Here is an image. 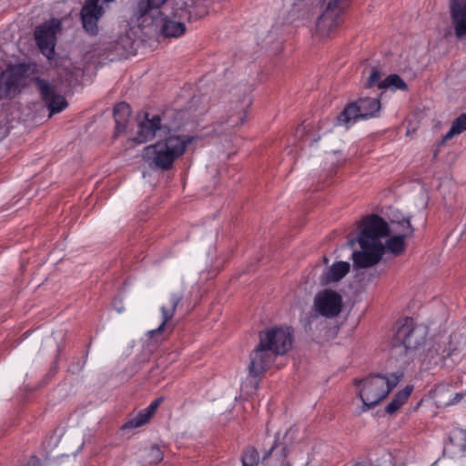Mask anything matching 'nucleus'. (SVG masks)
<instances>
[{"instance_id": "bb28decb", "label": "nucleus", "mask_w": 466, "mask_h": 466, "mask_svg": "<svg viewBox=\"0 0 466 466\" xmlns=\"http://www.w3.org/2000/svg\"><path fill=\"white\" fill-rule=\"evenodd\" d=\"M323 9L342 15L348 8L350 0H321Z\"/></svg>"}, {"instance_id": "c756f323", "label": "nucleus", "mask_w": 466, "mask_h": 466, "mask_svg": "<svg viewBox=\"0 0 466 466\" xmlns=\"http://www.w3.org/2000/svg\"><path fill=\"white\" fill-rule=\"evenodd\" d=\"M413 390V386L408 385L402 390L399 391L392 399L399 406H402Z\"/></svg>"}, {"instance_id": "9b49d317", "label": "nucleus", "mask_w": 466, "mask_h": 466, "mask_svg": "<svg viewBox=\"0 0 466 466\" xmlns=\"http://www.w3.org/2000/svg\"><path fill=\"white\" fill-rule=\"evenodd\" d=\"M251 105V99L248 95H243L236 101H231L228 105L227 116L218 123L220 126L226 125L227 130L239 127L245 121L247 109Z\"/></svg>"}, {"instance_id": "6ab92c4d", "label": "nucleus", "mask_w": 466, "mask_h": 466, "mask_svg": "<svg viewBox=\"0 0 466 466\" xmlns=\"http://www.w3.org/2000/svg\"><path fill=\"white\" fill-rule=\"evenodd\" d=\"M163 399L155 400L147 409L141 410L135 418L130 419L123 425V429L138 428L147 423L159 407Z\"/></svg>"}, {"instance_id": "20e7f679", "label": "nucleus", "mask_w": 466, "mask_h": 466, "mask_svg": "<svg viewBox=\"0 0 466 466\" xmlns=\"http://www.w3.org/2000/svg\"><path fill=\"white\" fill-rule=\"evenodd\" d=\"M364 231L360 240V250L354 251L351 255L353 261V268H367L378 264L384 254V245L381 242V238L388 235H376L372 239H367Z\"/></svg>"}, {"instance_id": "a878e982", "label": "nucleus", "mask_w": 466, "mask_h": 466, "mask_svg": "<svg viewBox=\"0 0 466 466\" xmlns=\"http://www.w3.org/2000/svg\"><path fill=\"white\" fill-rule=\"evenodd\" d=\"M466 130V114H461L459 117H457L451 125V129L448 133L443 137V140H448L452 138L455 135L461 134V132Z\"/></svg>"}, {"instance_id": "2f4dec72", "label": "nucleus", "mask_w": 466, "mask_h": 466, "mask_svg": "<svg viewBox=\"0 0 466 466\" xmlns=\"http://www.w3.org/2000/svg\"><path fill=\"white\" fill-rule=\"evenodd\" d=\"M413 390V386L408 385L402 390L399 391L392 399L399 406H402Z\"/></svg>"}, {"instance_id": "ea45409f", "label": "nucleus", "mask_w": 466, "mask_h": 466, "mask_svg": "<svg viewBox=\"0 0 466 466\" xmlns=\"http://www.w3.org/2000/svg\"><path fill=\"white\" fill-rule=\"evenodd\" d=\"M307 462L303 460L299 463H293L289 461H284L282 466H306Z\"/></svg>"}, {"instance_id": "4468645a", "label": "nucleus", "mask_w": 466, "mask_h": 466, "mask_svg": "<svg viewBox=\"0 0 466 466\" xmlns=\"http://www.w3.org/2000/svg\"><path fill=\"white\" fill-rule=\"evenodd\" d=\"M137 127L133 141L137 144L145 143L155 137L157 132L162 129L161 118L158 115L150 116V114L146 113L144 119L139 121Z\"/></svg>"}, {"instance_id": "7ed1b4c3", "label": "nucleus", "mask_w": 466, "mask_h": 466, "mask_svg": "<svg viewBox=\"0 0 466 466\" xmlns=\"http://www.w3.org/2000/svg\"><path fill=\"white\" fill-rule=\"evenodd\" d=\"M423 329L414 327L413 319L405 318L396 323V331L391 339V354L395 357L411 359L413 353L424 343Z\"/></svg>"}, {"instance_id": "393cba45", "label": "nucleus", "mask_w": 466, "mask_h": 466, "mask_svg": "<svg viewBox=\"0 0 466 466\" xmlns=\"http://www.w3.org/2000/svg\"><path fill=\"white\" fill-rule=\"evenodd\" d=\"M463 348L464 344L461 339L456 337H451L448 345L442 351V358L454 360L461 355Z\"/></svg>"}, {"instance_id": "0eeeda50", "label": "nucleus", "mask_w": 466, "mask_h": 466, "mask_svg": "<svg viewBox=\"0 0 466 466\" xmlns=\"http://www.w3.org/2000/svg\"><path fill=\"white\" fill-rule=\"evenodd\" d=\"M61 23L57 19H51L35 30V38L42 54L48 59L55 54L56 34L60 29Z\"/></svg>"}, {"instance_id": "37998d69", "label": "nucleus", "mask_w": 466, "mask_h": 466, "mask_svg": "<svg viewBox=\"0 0 466 466\" xmlns=\"http://www.w3.org/2000/svg\"><path fill=\"white\" fill-rule=\"evenodd\" d=\"M464 435H465V441H464V450H466V431H464Z\"/></svg>"}, {"instance_id": "c85d7f7f", "label": "nucleus", "mask_w": 466, "mask_h": 466, "mask_svg": "<svg viewBox=\"0 0 466 466\" xmlns=\"http://www.w3.org/2000/svg\"><path fill=\"white\" fill-rule=\"evenodd\" d=\"M167 1V0H147L139 5V12L142 16L150 15L152 11L160 8Z\"/></svg>"}, {"instance_id": "f704fd0d", "label": "nucleus", "mask_w": 466, "mask_h": 466, "mask_svg": "<svg viewBox=\"0 0 466 466\" xmlns=\"http://www.w3.org/2000/svg\"><path fill=\"white\" fill-rule=\"evenodd\" d=\"M201 102V97L200 96H193L192 99H191V106H189V110H193L195 113L198 112V114H202L204 111H206V107L203 106L201 109L198 110V106H197L198 103Z\"/></svg>"}, {"instance_id": "dca6fc26", "label": "nucleus", "mask_w": 466, "mask_h": 466, "mask_svg": "<svg viewBox=\"0 0 466 466\" xmlns=\"http://www.w3.org/2000/svg\"><path fill=\"white\" fill-rule=\"evenodd\" d=\"M182 294H172L169 299L170 306L167 307L163 305L161 307L162 318L163 320L161 324L156 329L149 330L147 335L149 338H153L155 335L163 332L166 329L169 328L168 322L173 319L176 309L179 302L182 300Z\"/></svg>"}, {"instance_id": "58836bf2", "label": "nucleus", "mask_w": 466, "mask_h": 466, "mask_svg": "<svg viewBox=\"0 0 466 466\" xmlns=\"http://www.w3.org/2000/svg\"><path fill=\"white\" fill-rule=\"evenodd\" d=\"M404 219H406V218H404L401 220H395V219L391 220L392 225H398L399 226V228H400V230H401V233L407 232L406 224L403 223Z\"/></svg>"}, {"instance_id": "7c9ffc66", "label": "nucleus", "mask_w": 466, "mask_h": 466, "mask_svg": "<svg viewBox=\"0 0 466 466\" xmlns=\"http://www.w3.org/2000/svg\"><path fill=\"white\" fill-rule=\"evenodd\" d=\"M413 390V386L408 385L402 390L399 391L392 399L399 406H402Z\"/></svg>"}, {"instance_id": "a19ab883", "label": "nucleus", "mask_w": 466, "mask_h": 466, "mask_svg": "<svg viewBox=\"0 0 466 466\" xmlns=\"http://www.w3.org/2000/svg\"><path fill=\"white\" fill-rule=\"evenodd\" d=\"M6 89L10 90L12 87H16L17 84L14 80H8L5 82Z\"/></svg>"}, {"instance_id": "473e14b6", "label": "nucleus", "mask_w": 466, "mask_h": 466, "mask_svg": "<svg viewBox=\"0 0 466 466\" xmlns=\"http://www.w3.org/2000/svg\"><path fill=\"white\" fill-rule=\"evenodd\" d=\"M413 390V386L408 385L402 390L399 391L392 399L399 406H402Z\"/></svg>"}, {"instance_id": "f03ea898", "label": "nucleus", "mask_w": 466, "mask_h": 466, "mask_svg": "<svg viewBox=\"0 0 466 466\" xmlns=\"http://www.w3.org/2000/svg\"><path fill=\"white\" fill-rule=\"evenodd\" d=\"M401 377V373H393L390 377L376 374L356 382L360 386L359 396L363 403L362 411L375 407L384 400L396 387Z\"/></svg>"}, {"instance_id": "1a4fd4ad", "label": "nucleus", "mask_w": 466, "mask_h": 466, "mask_svg": "<svg viewBox=\"0 0 466 466\" xmlns=\"http://www.w3.org/2000/svg\"><path fill=\"white\" fill-rule=\"evenodd\" d=\"M359 229L360 233L356 237L349 236L347 242L348 247L353 248L356 243H359L360 246V240L364 231L368 232L366 237L370 238V240L379 233L380 235H389L390 232L388 223L378 215H370L365 217L359 223Z\"/></svg>"}, {"instance_id": "6e6552de", "label": "nucleus", "mask_w": 466, "mask_h": 466, "mask_svg": "<svg viewBox=\"0 0 466 466\" xmlns=\"http://www.w3.org/2000/svg\"><path fill=\"white\" fill-rule=\"evenodd\" d=\"M259 340L258 344L249 354V364L248 366L249 376L258 378L268 370L279 356L272 349H268Z\"/></svg>"}, {"instance_id": "cd10ccee", "label": "nucleus", "mask_w": 466, "mask_h": 466, "mask_svg": "<svg viewBox=\"0 0 466 466\" xmlns=\"http://www.w3.org/2000/svg\"><path fill=\"white\" fill-rule=\"evenodd\" d=\"M242 466H258L259 454L253 447H248L241 456Z\"/></svg>"}, {"instance_id": "423d86ee", "label": "nucleus", "mask_w": 466, "mask_h": 466, "mask_svg": "<svg viewBox=\"0 0 466 466\" xmlns=\"http://www.w3.org/2000/svg\"><path fill=\"white\" fill-rule=\"evenodd\" d=\"M259 340L278 355H284L291 348L293 334L289 327H275L259 332Z\"/></svg>"}, {"instance_id": "c9c22d12", "label": "nucleus", "mask_w": 466, "mask_h": 466, "mask_svg": "<svg viewBox=\"0 0 466 466\" xmlns=\"http://www.w3.org/2000/svg\"><path fill=\"white\" fill-rule=\"evenodd\" d=\"M150 456L152 458V461H156V462L161 461L163 458L162 451H160V449L157 446H153L151 448Z\"/></svg>"}, {"instance_id": "4c0bfd02", "label": "nucleus", "mask_w": 466, "mask_h": 466, "mask_svg": "<svg viewBox=\"0 0 466 466\" xmlns=\"http://www.w3.org/2000/svg\"><path fill=\"white\" fill-rule=\"evenodd\" d=\"M400 406L398 405L393 400L386 406V412L389 414L395 413Z\"/></svg>"}, {"instance_id": "9d476101", "label": "nucleus", "mask_w": 466, "mask_h": 466, "mask_svg": "<svg viewBox=\"0 0 466 466\" xmlns=\"http://www.w3.org/2000/svg\"><path fill=\"white\" fill-rule=\"evenodd\" d=\"M34 83L40 93L41 98L50 110V116L61 112L67 106L66 98L58 94L48 81L35 77Z\"/></svg>"}, {"instance_id": "412c9836", "label": "nucleus", "mask_w": 466, "mask_h": 466, "mask_svg": "<svg viewBox=\"0 0 466 466\" xmlns=\"http://www.w3.org/2000/svg\"><path fill=\"white\" fill-rule=\"evenodd\" d=\"M362 118L372 117L380 108V103L378 98L363 97L358 101Z\"/></svg>"}, {"instance_id": "f257e3e1", "label": "nucleus", "mask_w": 466, "mask_h": 466, "mask_svg": "<svg viewBox=\"0 0 466 466\" xmlns=\"http://www.w3.org/2000/svg\"><path fill=\"white\" fill-rule=\"evenodd\" d=\"M191 142L190 138L181 136H169L154 145L144 148L143 157L151 168L168 170L174 162L181 157Z\"/></svg>"}, {"instance_id": "aec40b11", "label": "nucleus", "mask_w": 466, "mask_h": 466, "mask_svg": "<svg viewBox=\"0 0 466 466\" xmlns=\"http://www.w3.org/2000/svg\"><path fill=\"white\" fill-rule=\"evenodd\" d=\"M114 118L116 122V130L114 137H117L127 129L128 118L131 115V109L128 104L121 102L114 107Z\"/></svg>"}, {"instance_id": "b1692460", "label": "nucleus", "mask_w": 466, "mask_h": 466, "mask_svg": "<svg viewBox=\"0 0 466 466\" xmlns=\"http://www.w3.org/2000/svg\"><path fill=\"white\" fill-rule=\"evenodd\" d=\"M379 88H390L392 90L399 89L406 91L408 89V85L403 81V79L399 75L391 74L388 76L384 80L379 83Z\"/></svg>"}, {"instance_id": "72a5a7b5", "label": "nucleus", "mask_w": 466, "mask_h": 466, "mask_svg": "<svg viewBox=\"0 0 466 466\" xmlns=\"http://www.w3.org/2000/svg\"><path fill=\"white\" fill-rule=\"evenodd\" d=\"M381 74L377 68H372L371 73L368 78L366 83L367 87H372L374 86H379V83L380 82Z\"/></svg>"}, {"instance_id": "f3484780", "label": "nucleus", "mask_w": 466, "mask_h": 466, "mask_svg": "<svg viewBox=\"0 0 466 466\" xmlns=\"http://www.w3.org/2000/svg\"><path fill=\"white\" fill-rule=\"evenodd\" d=\"M403 223L406 224L407 232L400 233V235L390 237L384 246L392 254L398 256L401 254L406 248L405 238L413 236L414 228L412 227L410 219H404Z\"/></svg>"}, {"instance_id": "79ce46f5", "label": "nucleus", "mask_w": 466, "mask_h": 466, "mask_svg": "<svg viewBox=\"0 0 466 466\" xmlns=\"http://www.w3.org/2000/svg\"><path fill=\"white\" fill-rule=\"evenodd\" d=\"M304 132H305V127H299L296 130V136H299L300 137H302V136L304 135Z\"/></svg>"}, {"instance_id": "4be33fe9", "label": "nucleus", "mask_w": 466, "mask_h": 466, "mask_svg": "<svg viewBox=\"0 0 466 466\" xmlns=\"http://www.w3.org/2000/svg\"><path fill=\"white\" fill-rule=\"evenodd\" d=\"M360 116V110L358 103L348 105L344 110L338 116V121L349 126L350 123L356 122Z\"/></svg>"}, {"instance_id": "5701e85b", "label": "nucleus", "mask_w": 466, "mask_h": 466, "mask_svg": "<svg viewBox=\"0 0 466 466\" xmlns=\"http://www.w3.org/2000/svg\"><path fill=\"white\" fill-rule=\"evenodd\" d=\"M161 31L167 37H178L184 35L186 32V26L182 22L165 19Z\"/></svg>"}, {"instance_id": "ddd939ff", "label": "nucleus", "mask_w": 466, "mask_h": 466, "mask_svg": "<svg viewBox=\"0 0 466 466\" xmlns=\"http://www.w3.org/2000/svg\"><path fill=\"white\" fill-rule=\"evenodd\" d=\"M341 15L333 11L323 9L316 21L315 37L324 39L331 36L341 23Z\"/></svg>"}, {"instance_id": "a211bd4d", "label": "nucleus", "mask_w": 466, "mask_h": 466, "mask_svg": "<svg viewBox=\"0 0 466 466\" xmlns=\"http://www.w3.org/2000/svg\"><path fill=\"white\" fill-rule=\"evenodd\" d=\"M350 269V265L346 261H339L334 263L332 266L327 268V270L321 276V283L328 285L330 283L339 282L342 279Z\"/></svg>"}, {"instance_id": "c03bdc74", "label": "nucleus", "mask_w": 466, "mask_h": 466, "mask_svg": "<svg viewBox=\"0 0 466 466\" xmlns=\"http://www.w3.org/2000/svg\"><path fill=\"white\" fill-rule=\"evenodd\" d=\"M34 460H35V463L37 464L36 466H38L39 465L38 460H36V459H34Z\"/></svg>"}, {"instance_id": "39448f33", "label": "nucleus", "mask_w": 466, "mask_h": 466, "mask_svg": "<svg viewBox=\"0 0 466 466\" xmlns=\"http://www.w3.org/2000/svg\"><path fill=\"white\" fill-rule=\"evenodd\" d=\"M342 297L337 291L323 289L318 292L313 300V314L309 317L307 326L311 329L312 323L318 319L319 316L326 319L338 317L342 310Z\"/></svg>"}, {"instance_id": "f8f14e48", "label": "nucleus", "mask_w": 466, "mask_h": 466, "mask_svg": "<svg viewBox=\"0 0 466 466\" xmlns=\"http://www.w3.org/2000/svg\"><path fill=\"white\" fill-rule=\"evenodd\" d=\"M98 2L99 0H86L80 13L83 28L90 35L98 34L97 23L104 14V9Z\"/></svg>"}, {"instance_id": "2eb2a0df", "label": "nucleus", "mask_w": 466, "mask_h": 466, "mask_svg": "<svg viewBox=\"0 0 466 466\" xmlns=\"http://www.w3.org/2000/svg\"><path fill=\"white\" fill-rule=\"evenodd\" d=\"M450 14L457 38L466 35V0H450Z\"/></svg>"}, {"instance_id": "e433bc0d", "label": "nucleus", "mask_w": 466, "mask_h": 466, "mask_svg": "<svg viewBox=\"0 0 466 466\" xmlns=\"http://www.w3.org/2000/svg\"><path fill=\"white\" fill-rule=\"evenodd\" d=\"M464 396H465V393H463V392L456 393L451 400L445 402V405L451 406V405L457 404L461 401V400L464 398Z\"/></svg>"}]
</instances>
